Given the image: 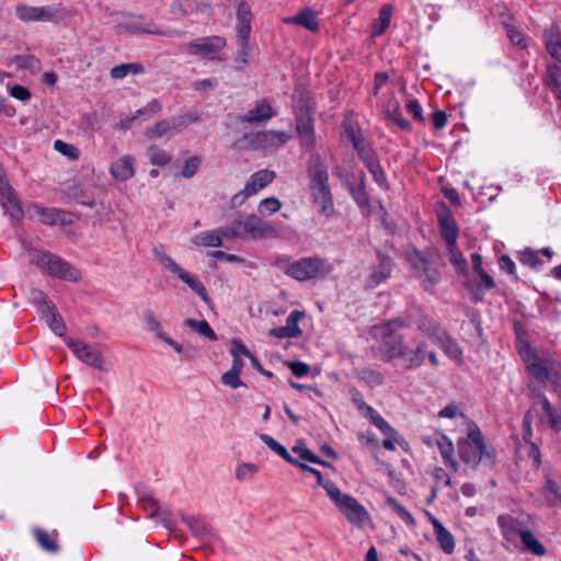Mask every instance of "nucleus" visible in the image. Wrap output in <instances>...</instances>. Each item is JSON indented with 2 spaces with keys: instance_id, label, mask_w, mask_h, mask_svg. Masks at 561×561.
I'll use <instances>...</instances> for the list:
<instances>
[{
  "instance_id": "nucleus-54",
  "label": "nucleus",
  "mask_w": 561,
  "mask_h": 561,
  "mask_svg": "<svg viewBox=\"0 0 561 561\" xmlns=\"http://www.w3.org/2000/svg\"><path fill=\"white\" fill-rule=\"evenodd\" d=\"M35 538L38 542V545L47 550V551H50V552H54L57 550V543H56V540L54 539V537L46 533L45 530H41V529H37L35 530Z\"/></svg>"
},
{
  "instance_id": "nucleus-49",
  "label": "nucleus",
  "mask_w": 561,
  "mask_h": 561,
  "mask_svg": "<svg viewBox=\"0 0 561 561\" xmlns=\"http://www.w3.org/2000/svg\"><path fill=\"white\" fill-rule=\"evenodd\" d=\"M54 149L72 161L80 158V150L77 147L60 139L54 141Z\"/></svg>"
},
{
  "instance_id": "nucleus-16",
  "label": "nucleus",
  "mask_w": 561,
  "mask_h": 561,
  "mask_svg": "<svg viewBox=\"0 0 561 561\" xmlns=\"http://www.w3.org/2000/svg\"><path fill=\"white\" fill-rule=\"evenodd\" d=\"M0 205L13 219H21L23 209L21 203L4 176L3 168L0 164Z\"/></svg>"
},
{
  "instance_id": "nucleus-43",
  "label": "nucleus",
  "mask_w": 561,
  "mask_h": 561,
  "mask_svg": "<svg viewBox=\"0 0 561 561\" xmlns=\"http://www.w3.org/2000/svg\"><path fill=\"white\" fill-rule=\"evenodd\" d=\"M286 22L300 24L310 31H316L319 25L314 13L310 10H305L298 15L287 19Z\"/></svg>"
},
{
  "instance_id": "nucleus-13",
  "label": "nucleus",
  "mask_w": 561,
  "mask_h": 561,
  "mask_svg": "<svg viewBox=\"0 0 561 561\" xmlns=\"http://www.w3.org/2000/svg\"><path fill=\"white\" fill-rule=\"evenodd\" d=\"M16 18L24 23L57 22V10L51 7H35L18 3L14 8Z\"/></svg>"
},
{
  "instance_id": "nucleus-24",
  "label": "nucleus",
  "mask_w": 561,
  "mask_h": 561,
  "mask_svg": "<svg viewBox=\"0 0 561 561\" xmlns=\"http://www.w3.org/2000/svg\"><path fill=\"white\" fill-rule=\"evenodd\" d=\"M430 517V520L433 525L434 533L436 536V539L439 543L440 549L447 553L451 554L455 550V539L454 536L449 530H447L443 524L433 515L427 514Z\"/></svg>"
},
{
  "instance_id": "nucleus-60",
  "label": "nucleus",
  "mask_w": 561,
  "mask_h": 561,
  "mask_svg": "<svg viewBox=\"0 0 561 561\" xmlns=\"http://www.w3.org/2000/svg\"><path fill=\"white\" fill-rule=\"evenodd\" d=\"M286 366L297 377H305L310 373V367L304 362H287Z\"/></svg>"
},
{
  "instance_id": "nucleus-36",
  "label": "nucleus",
  "mask_w": 561,
  "mask_h": 561,
  "mask_svg": "<svg viewBox=\"0 0 561 561\" xmlns=\"http://www.w3.org/2000/svg\"><path fill=\"white\" fill-rule=\"evenodd\" d=\"M552 251L550 249H545L542 251H535L531 249H525L519 253V261L524 265H528L530 267H537L542 263L540 255H545L548 259L552 257Z\"/></svg>"
},
{
  "instance_id": "nucleus-9",
  "label": "nucleus",
  "mask_w": 561,
  "mask_h": 561,
  "mask_svg": "<svg viewBox=\"0 0 561 561\" xmlns=\"http://www.w3.org/2000/svg\"><path fill=\"white\" fill-rule=\"evenodd\" d=\"M458 449L465 463L474 467L483 455V443L479 431L469 428L467 437L459 439Z\"/></svg>"
},
{
  "instance_id": "nucleus-37",
  "label": "nucleus",
  "mask_w": 561,
  "mask_h": 561,
  "mask_svg": "<svg viewBox=\"0 0 561 561\" xmlns=\"http://www.w3.org/2000/svg\"><path fill=\"white\" fill-rule=\"evenodd\" d=\"M519 537L525 550L531 554L541 557L546 553L545 546L529 530L525 529Z\"/></svg>"
},
{
  "instance_id": "nucleus-31",
  "label": "nucleus",
  "mask_w": 561,
  "mask_h": 561,
  "mask_svg": "<svg viewBox=\"0 0 561 561\" xmlns=\"http://www.w3.org/2000/svg\"><path fill=\"white\" fill-rule=\"evenodd\" d=\"M436 340L434 342H438L440 348L445 352L447 356H449L454 362L460 364L462 362V352L459 345L447 335L442 330V339L438 341V336L435 333H431Z\"/></svg>"
},
{
  "instance_id": "nucleus-11",
  "label": "nucleus",
  "mask_w": 561,
  "mask_h": 561,
  "mask_svg": "<svg viewBox=\"0 0 561 561\" xmlns=\"http://www.w3.org/2000/svg\"><path fill=\"white\" fill-rule=\"evenodd\" d=\"M534 417H537L539 423L547 424L556 431L561 430V414L556 411L545 398H539L534 403L533 408L525 416V425L529 426Z\"/></svg>"
},
{
  "instance_id": "nucleus-12",
  "label": "nucleus",
  "mask_w": 561,
  "mask_h": 561,
  "mask_svg": "<svg viewBox=\"0 0 561 561\" xmlns=\"http://www.w3.org/2000/svg\"><path fill=\"white\" fill-rule=\"evenodd\" d=\"M290 135L279 130H263L244 137L249 148L252 149H275L285 145Z\"/></svg>"
},
{
  "instance_id": "nucleus-47",
  "label": "nucleus",
  "mask_w": 561,
  "mask_h": 561,
  "mask_svg": "<svg viewBox=\"0 0 561 561\" xmlns=\"http://www.w3.org/2000/svg\"><path fill=\"white\" fill-rule=\"evenodd\" d=\"M260 439L271 449L273 450L275 454H277L278 456H280L284 460H286L287 462H294L293 461V457L289 455V453L287 451V449L282 445L279 444L277 440H275L273 437L266 435V434H261L260 435Z\"/></svg>"
},
{
  "instance_id": "nucleus-41",
  "label": "nucleus",
  "mask_w": 561,
  "mask_h": 561,
  "mask_svg": "<svg viewBox=\"0 0 561 561\" xmlns=\"http://www.w3.org/2000/svg\"><path fill=\"white\" fill-rule=\"evenodd\" d=\"M184 324L210 341L217 340L216 333L206 320L186 319Z\"/></svg>"
},
{
  "instance_id": "nucleus-48",
  "label": "nucleus",
  "mask_w": 561,
  "mask_h": 561,
  "mask_svg": "<svg viewBox=\"0 0 561 561\" xmlns=\"http://www.w3.org/2000/svg\"><path fill=\"white\" fill-rule=\"evenodd\" d=\"M365 162L369 171L371 172L375 181L382 187H386V175L380 168L378 161L375 159L374 154H367L365 157Z\"/></svg>"
},
{
  "instance_id": "nucleus-30",
  "label": "nucleus",
  "mask_w": 561,
  "mask_h": 561,
  "mask_svg": "<svg viewBox=\"0 0 561 561\" xmlns=\"http://www.w3.org/2000/svg\"><path fill=\"white\" fill-rule=\"evenodd\" d=\"M442 234L447 244L456 243L458 231L457 226L447 209H445L438 217Z\"/></svg>"
},
{
  "instance_id": "nucleus-34",
  "label": "nucleus",
  "mask_w": 561,
  "mask_h": 561,
  "mask_svg": "<svg viewBox=\"0 0 561 561\" xmlns=\"http://www.w3.org/2000/svg\"><path fill=\"white\" fill-rule=\"evenodd\" d=\"M230 355L232 356V365L231 367H238V369H243L244 367V358L250 356L249 348L244 345V343L238 339H233L230 343Z\"/></svg>"
},
{
  "instance_id": "nucleus-35",
  "label": "nucleus",
  "mask_w": 561,
  "mask_h": 561,
  "mask_svg": "<svg viewBox=\"0 0 561 561\" xmlns=\"http://www.w3.org/2000/svg\"><path fill=\"white\" fill-rule=\"evenodd\" d=\"M385 116L388 121L393 122L402 129L410 128V123L402 116L400 112V104L394 99H391L386 105Z\"/></svg>"
},
{
  "instance_id": "nucleus-64",
  "label": "nucleus",
  "mask_w": 561,
  "mask_h": 561,
  "mask_svg": "<svg viewBox=\"0 0 561 561\" xmlns=\"http://www.w3.org/2000/svg\"><path fill=\"white\" fill-rule=\"evenodd\" d=\"M171 11L174 15L179 18H184L191 14L194 10L193 8H191V5L186 8L183 2L176 1L172 4Z\"/></svg>"
},
{
  "instance_id": "nucleus-4",
  "label": "nucleus",
  "mask_w": 561,
  "mask_h": 561,
  "mask_svg": "<svg viewBox=\"0 0 561 561\" xmlns=\"http://www.w3.org/2000/svg\"><path fill=\"white\" fill-rule=\"evenodd\" d=\"M310 176V192L314 207L322 216L331 217L334 213V204L328 185L327 170L322 167H316L311 170Z\"/></svg>"
},
{
  "instance_id": "nucleus-15",
  "label": "nucleus",
  "mask_w": 561,
  "mask_h": 561,
  "mask_svg": "<svg viewBox=\"0 0 561 561\" xmlns=\"http://www.w3.org/2000/svg\"><path fill=\"white\" fill-rule=\"evenodd\" d=\"M67 345L79 360L101 370L107 369L106 362L95 347L72 339L67 340Z\"/></svg>"
},
{
  "instance_id": "nucleus-25",
  "label": "nucleus",
  "mask_w": 561,
  "mask_h": 561,
  "mask_svg": "<svg viewBox=\"0 0 561 561\" xmlns=\"http://www.w3.org/2000/svg\"><path fill=\"white\" fill-rule=\"evenodd\" d=\"M428 446H435L439 449L442 457L445 462L449 465L454 470L457 469V461L455 460L453 453V443L445 435H437L434 438L427 437L424 439Z\"/></svg>"
},
{
  "instance_id": "nucleus-8",
  "label": "nucleus",
  "mask_w": 561,
  "mask_h": 561,
  "mask_svg": "<svg viewBox=\"0 0 561 561\" xmlns=\"http://www.w3.org/2000/svg\"><path fill=\"white\" fill-rule=\"evenodd\" d=\"M159 263L168 270L170 273L176 275L184 284H186L196 295H198L204 301H207L208 296L205 286L199 280V278L184 270L180 264H178L172 257L167 254L158 255Z\"/></svg>"
},
{
  "instance_id": "nucleus-18",
  "label": "nucleus",
  "mask_w": 561,
  "mask_h": 561,
  "mask_svg": "<svg viewBox=\"0 0 561 561\" xmlns=\"http://www.w3.org/2000/svg\"><path fill=\"white\" fill-rule=\"evenodd\" d=\"M226 41L219 36L202 37L187 44V51L191 55L214 58L225 47Z\"/></svg>"
},
{
  "instance_id": "nucleus-57",
  "label": "nucleus",
  "mask_w": 561,
  "mask_h": 561,
  "mask_svg": "<svg viewBox=\"0 0 561 561\" xmlns=\"http://www.w3.org/2000/svg\"><path fill=\"white\" fill-rule=\"evenodd\" d=\"M546 496L549 504L554 505L561 500L560 488L557 482L548 480L546 484Z\"/></svg>"
},
{
  "instance_id": "nucleus-56",
  "label": "nucleus",
  "mask_w": 561,
  "mask_h": 561,
  "mask_svg": "<svg viewBox=\"0 0 561 561\" xmlns=\"http://www.w3.org/2000/svg\"><path fill=\"white\" fill-rule=\"evenodd\" d=\"M383 434L386 435V439L382 442V446L388 450H394L398 445L401 446L404 444L403 438L393 427H391L389 432H385Z\"/></svg>"
},
{
  "instance_id": "nucleus-23",
  "label": "nucleus",
  "mask_w": 561,
  "mask_h": 561,
  "mask_svg": "<svg viewBox=\"0 0 561 561\" xmlns=\"http://www.w3.org/2000/svg\"><path fill=\"white\" fill-rule=\"evenodd\" d=\"M237 41L239 43H249L251 31V10L245 2H240L237 11Z\"/></svg>"
},
{
  "instance_id": "nucleus-10",
  "label": "nucleus",
  "mask_w": 561,
  "mask_h": 561,
  "mask_svg": "<svg viewBox=\"0 0 561 561\" xmlns=\"http://www.w3.org/2000/svg\"><path fill=\"white\" fill-rule=\"evenodd\" d=\"M275 179V173L270 170H260L253 173L247 181L243 190L234 194L231 198L233 206H241L245 199L255 195L266 187Z\"/></svg>"
},
{
  "instance_id": "nucleus-45",
  "label": "nucleus",
  "mask_w": 561,
  "mask_h": 561,
  "mask_svg": "<svg viewBox=\"0 0 561 561\" xmlns=\"http://www.w3.org/2000/svg\"><path fill=\"white\" fill-rule=\"evenodd\" d=\"M282 202L276 197H266L257 205V213L262 217H267L276 214L282 208Z\"/></svg>"
},
{
  "instance_id": "nucleus-38",
  "label": "nucleus",
  "mask_w": 561,
  "mask_h": 561,
  "mask_svg": "<svg viewBox=\"0 0 561 561\" xmlns=\"http://www.w3.org/2000/svg\"><path fill=\"white\" fill-rule=\"evenodd\" d=\"M259 470V465L243 461L237 465L234 470V478L239 482H250L257 474Z\"/></svg>"
},
{
  "instance_id": "nucleus-28",
  "label": "nucleus",
  "mask_w": 561,
  "mask_h": 561,
  "mask_svg": "<svg viewBox=\"0 0 561 561\" xmlns=\"http://www.w3.org/2000/svg\"><path fill=\"white\" fill-rule=\"evenodd\" d=\"M273 116L274 112L271 104L263 100L256 103V105L242 117V121L256 124L265 122Z\"/></svg>"
},
{
  "instance_id": "nucleus-59",
  "label": "nucleus",
  "mask_w": 561,
  "mask_h": 561,
  "mask_svg": "<svg viewBox=\"0 0 561 561\" xmlns=\"http://www.w3.org/2000/svg\"><path fill=\"white\" fill-rule=\"evenodd\" d=\"M390 265L389 263H382L380 268L377 272H374L369 279V285L375 286L380 282L385 280L390 274Z\"/></svg>"
},
{
  "instance_id": "nucleus-39",
  "label": "nucleus",
  "mask_w": 561,
  "mask_h": 561,
  "mask_svg": "<svg viewBox=\"0 0 561 561\" xmlns=\"http://www.w3.org/2000/svg\"><path fill=\"white\" fill-rule=\"evenodd\" d=\"M448 250V260L454 265L456 271L460 273L462 276L467 277L468 267L467 261L460 251L457 249L456 243L447 244Z\"/></svg>"
},
{
  "instance_id": "nucleus-17",
  "label": "nucleus",
  "mask_w": 561,
  "mask_h": 561,
  "mask_svg": "<svg viewBox=\"0 0 561 561\" xmlns=\"http://www.w3.org/2000/svg\"><path fill=\"white\" fill-rule=\"evenodd\" d=\"M239 231L236 229L219 228L215 230L202 231L191 238V243L195 248H218L222 245V239H236Z\"/></svg>"
},
{
  "instance_id": "nucleus-44",
  "label": "nucleus",
  "mask_w": 561,
  "mask_h": 561,
  "mask_svg": "<svg viewBox=\"0 0 561 561\" xmlns=\"http://www.w3.org/2000/svg\"><path fill=\"white\" fill-rule=\"evenodd\" d=\"M306 313L300 310H294L286 319V329L293 337H300L302 330L299 327V322L305 319Z\"/></svg>"
},
{
  "instance_id": "nucleus-1",
  "label": "nucleus",
  "mask_w": 561,
  "mask_h": 561,
  "mask_svg": "<svg viewBox=\"0 0 561 561\" xmlns=\"http://www.w3.org/2000/svg\"><path fill=\"white\" fill-rule=\"evenodd\" d=\"M374 335L381 340L380 353L387 362L401 358L405 368L413 369L420 367L427 356L433 366L438 365L435 352L428 350V341L436 340L432 334L425 336L424 333H421L415 335L413 340L407 341L396 332L393 324L388 323L376 327Z\"/></svg>"
},
{
  "instance_id": "nucleus-58",
  "label": "nucleus",
  "mask_w": 561,
  "mask_h": 561,
  "mask_svg": "<svg viewBox=\"0 0 561 561\" xmlns=\"http://www.w3.org/2000/svg\"><path fill=\"white\" fill-rule=\"evenodd\" d=\"M368 417L370 422L376 425L382 433L389 432L392 427L379 413L374 409H368Z\"/></svg>"
},
{
  "instance_id": "nucleus-27",
  "label": "nucleus",
  "mask_w": 561,
  "mask_h": 561,
  "mask_svg": "<svg viewBox=\"0 0 561 561\" xmlns=\"http://www.w3.org/2000/svg\"><path fill=\"white\" fill-rule=\"evenodd\" d=\"M393 14V7L390 3L383 4L378 16L371 22L370 34L371 36H380L389 27Z\"/></svg>"
},
{
  "instance_id": "nucleus-3",
  "label": "nucleus",
  "mask_w": 561,
  "mask_h": 561,
  "mask_svg": "<svg viewBox=\"0 0 561 561\" xmlns=\"http://www.w3.org/2000/svg\"><path fill=\"white\" fill-rule=\"evenodd\" d=\"M325 486L328 496L350 524L358 528L370 524L371 518L368 511L355 497L343 493L336 484Z\"/></svg>"
},
{
  "instance_id": "nucleus-21",
  "label": "nucleus",
  "mask_w": 561,
  "mask_h": 561,
  "mask_svg": "<svg viewBox=\"0 0 561 561\" xmlns=\"http://www.w3.org/2000/svg\"><path fill=\"white\" fill-rule=\"evenodd\" d=\"M35 295V298L38 296V299L42 300L41 312L46 323L57 335H64L66 332V327L60 316L57 313L55 307L46 300L42 291H36Z\"/></svg>"
},
{
  "instance_id": "nucleus-55",
  "label": "nucleus",
  "mask_w": 561,
  "mask_h": 561,
  "mask_svg": "<svg viewBox=\"0 0 561 561\" xmlns=\"http://www.w3.org/2000/svg\"><path fill=\"white\" fill-rule=\"evenodd\" d=\"M148 156H149V159H150V162L152 164H156V165H165L167 163H169L170 161V154L164 151L163 149H160L158 147H150L148 149Z\"/></svg>"
},
{
  "instance_id": "nucleus-32",
  "label": "nucleus",
  "mask_w": 561,
  "mask_h": 561,
  "mask_svg": "<svg viewBox=\"0 0 561 561\" xmlns=\"http://www.w3.org/2000/svg\"><path fill=\"white\" fill-rule=\"evenodd\" d=\"M28 216L43 224L53 225L59 220V213L55 209L44 208L38 205L28 207Z\"/></svg>"
},
{
  "instance_id": "nucleus-63",
  "label": "nucleus",
  "mask_w": 561,
  "mask_h": 561,
  "mask_svg": "<svg viewBox=\"0 0 561 561\" xmlns=\"http://www.w3.org/2000/svg\"><path fill=\"white\" fill-rule=\"evenodd\" d=\"M11 96L20 101H26L31 98L30 91L23 85H13L10 90Z\"/></svg>"
},
{
  "instance_id": "nucleus-50",
  "label": "nucleus",
  "mask_w": 561,
  "mask_h": 561,
  "mask_svg": "<svg viewBox=\"0 0 561 561\" xmlns=\"http://www.w3.org/2000/svg\"><path fill=\"white\" fill-rule=\"evenodd\" d=\"M242 370L241 369H238V367H231L228 371H226L222 376H221V382L225 385V386H228L232 389H237V388H240V387H244L245 385L243 383V381L240 379V375H241Z\"/></svg>"
},
{
  "instance_id": "nucleus-14",
  "label": "nucleus",
  "mask_w": 561,
  "mask_h": 561,
  "mask_svg": "<svg viewBox=\"0 0 561 561\" xmlns=\"http://www.w3.org/2000/svg\"><path fill=\"white\" fill-rule=\"evenodd\" d=\"M39 264L51 276L70 282H76L80 278V272L58 256L43 254L39 259Z\"/></svg>"
},
{
  "instance_id": "nucleus-20",
  "label": "nucleus",
  "mask_w": 561,
  "mask_h": 561,
  "mask_svg": "<svg viewBox=\"0 0 561 561\" xmlns=\"http://www.w3.org/2000/svg\"><path fill=\"white\" fill-rule=\"evenodd\" d=\"M410 262L415 270L416 276L423 282L425 287H432L437 284L439 280L438 271L430 266L427 261L420 253H414Z\"/></svg>"
},
{
  "instance_id": "nucleus-62",
  "label": "nucleus",
  "mask_w": 561,
  "mask_h": 561,
  "mask_svg": "<svg viewBox=\"0 0 561 561\" xmlns=\"http://www.w3.org/2000/svg\"><path fill=\"white\" fill-rule=\"evenodd\" d=\"M239 50H238V54H237V57H236V61L240 65V66H244L248 64L249 61V56H250V44L249 43H239Z\"/></svg>"
},
{
  "instance_id": "nucleus-26",
  "label": "nucleus",
  "mask_w": 561,
  "mask_h": 561,
  "mask_svg": "<svg viewBox=\"0 0 561 561\" xmlns=\"http://www.w3.org/2000/svg\"><path fill=\"white\" fill-rule=\"evenodd\" d=\"M497 524L503 536L510 541H514L517 535L520 536V533L525 530L523 523L512 515H501L497 518Z\"/></svg>"
},
{
  "instance_id": "nucleus-22",
  "label": "nucleus",
  "mask_w": 561,
  "mask_h": 561,
  "mask_svg": "<svg viewBox=\"0 0 561 561\" xmlns=\"http://www.w3.org/2000/svg\"><path fill=\"white\" fill-rule=\"evenodd\" d=\"M136 159L130 154L117 158L110 168L112 178L119 182L130 180L135 175Z\"/></svg>"
},
{
  "instance_id": "nucleus-5",
  "label": "nucleus",
  "mask_w": 561,
  "mask_h": 561,
  "mask_svg": "<svg viewBox=\"0 0 561 561\" xmlns=\"http://www.w3.org/2000/svg\"><path fill=\"white\" fill-rule=\"evenodd\" d=\"M228 229H236L239 231V234L236 236V238L262 240L279 237V230L277 227L253 214L248 215L242 219L234 220Z\"/></svg>"
},
{
  "instance_id": "nucleus-7",
  "label": "nucleus",
  "mask_w": 561,
  "mask_h": 561,
  "mask_svg": "<svg viewBox=\"0 0 561 561\" xmlns=\"http://www.w3.org/2000/svg\"><path fill=\"white\" fill-rule=\"evenodd\" d=\"M198 119L199 115L196 112H188L173 118L172 121H163L157 123L153 127L149 128L146 131V135L149 139L170 137L180 133L188 125L197 122Z\"/></svg>"
},
{
  "instance_id": "nucleus-6",
  "label": "nucleus",
  "mask_w": 561,
  "mask_h": 561,
  "mask_svg": "<svg viewBox=\"0 0 561 561\" xmlns=\"http://www.w3.org/2000/svg\"><path fill=\"white\" fill-rule=\"evenodd\" d=\"M332 272V265L319 257H304L287 265L285 273L298 282L323 278Z\"/></svg>"
},
{
  "instance_id": "nucleus-19",
  "label": "nucleus",
  "mask_w": 561,
  "mask_h": 561,
  "mask_svg": "<svg viewBox=\"0 0 561 561\" xmlns=\"http://www.w3.org/2000/svg\"><path fill=\"white\" fill-rule=\"evenodd\" d=\"M142 321L146 325V329L153 333L157 339L171 346L179 354L184 352L183 346L163 331L161 322L151 310L144 311Z\"/></svg>"
},
{
  "instance_id": "nucleus-29",
  "label": "nucleus",
  "mask_w": 561,
  "mask_h": 561,
  "mask_svg": "<svg viewBox=\"0 0 561 561\" xmlns=\"http://www.w3.org/2000/svg\"><path fill=\"white\" fill-rule=\"evenodd\" d=\"M545 43L550 56L561 62V32L557 26L545 32Z\"/></svg>"
},
{
  "instance_id": "nucleus-61",
  "label": "nucleus",
  "mask_w": 561,
  "mask_h": 561,
  "mask_svg": "<svg viewBox=\"0 0 561 561\" xmlns=\"http://www.w3.org/2000/svg\"><path fill=\"white\" fill-rule=\"evenodd\" d=\"M130 71H137V65L135 64H125L121 66H116L111 70V76L115 79H122L126 77Z\"/></svg>"
},
{
  "instance_id": "nucleus-53",
  "label": "nucleus",
  "mask_w": 561,
  "mask_h": 561,
  "mask_svg": "<svg viewBox=\"0 0 561 561\" xmlns=\"http://www.w3.org/2000/svg\"><path fill=\"white\" fill-rule=\"evenodd\" d=\"M201 165V158L197 156L188 157L184 160L183 165L181 168V175L185 179L193 178Z\"/></svg>"
},
{
  "instance_id": "nucleus-42",
  "label": "nucleus",
  "mask_w": 561,
  "mask_h": 561,
  "mask_svg": "<svg viewBox=\"0 0 561 561\" xmlns=\"http://www.w3.org/2000/svg\"><path fill=\"white\" fill-rule=\"evenodd\" d=\"M439 419H449L454 420L456 425L466 426L468 425V420L461 410L455 404H448L444 409L438 412Z\"/></svg>"
},
{
  "instance_id": "nucleus-52",
  "label": "nucleus",
  "mask_w": 561,
  "mask_h": 561,
  "mask_svg": "<svg viewBox=\"0 0 561 561\" xmlns=\"http://www.w3.org/2000/svg\"><path fill=\"white\" fill-rule=\"evenodd\" d=\"M387 505L408 525H414V518L396 499L388 497Z\"/></svg>"
},
{
  "instance_id": "nucleus-40",
  "label": "nucleus",
  "mask_w": 561,
  "mask_h": 561,
  "mask_svg": "<svg viewBox=\"0 0 561 561\" xmlns=\"http://www.w3.org/2000/svg\"><path fill=\"white\" fill-rule=\"evenodd\" d=\"M297 131L306 146L313 144V125L308 115L301 116L297 119Z\"/></svg>"
},
{
  "instance_id": "nucleus-46",
  "label": "nucleus",
  "mask_w": 561,
  "mask_h": 561,
  "mask_svg": "<svg viewBox=\"0 0 561 561\" xmlns=\"http://www.w3.org/2000/svg\"><path fill=\"white\" fill-rule=\"evenodd\" d=\"M546 83L558 98H561V69L559 67L551 66L548 68Z\"/></svg>"
},
{
  "instance_id": "nucleus-51",
  "label": "nucleus",
  "mask_w": 561,
  "mask_h": 561,
  "mask_svg": "<svg viewBox=\"0 0 561 561\" xmlns=\"http://www.w3.org/2000/svg\"><path fill=\"white\" fill-rule=\"evenodd\" d=\"M293 451L306 461L312 463H320L323 466L328 465L325 461H322L317 455H314L302 442H297L296 445L293 447Z\"/></svg>"
},
{
  "instance_id": "nucleus-33",
  "label": "nucleus",
  "mask_w": 561,
  "mask_h": 561,
  "mask_svg": "<svg viewBox=\"0 0 561 561\" xmlns=\"http://www.w3.org/2000/svg\"><path fill=\"white\" fill-rule=\"evenodd\" d=\"M474 273L478 277L477 283L471 284L467 282L466 287L478 297L480 294L493 288L495 284L493 278L484 270Z\"/></svg>"
},
{
  "instance_id": "nucleus-2",
  "label": "nucleus",
  "mask_w": 561,
  "mask_h": 561,
  "mask_svg": "<svg viewBox=\"0 0 561 561\" xmlns=\"http://www.w3.org/2000/svg\"><path fill=\"white\" fill-rule=\"evenodd\" d=\"M518 353L528 373L539 381H551L556 374L561 373V365L548 351L533 348L519 341Z\"/></svg>"
}]
</instances>
